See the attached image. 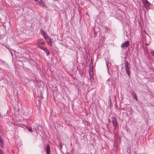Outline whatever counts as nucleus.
I'll return each mask as SVG.
<instances>
[{
  "mask_svg": "<svg viewBox=\"0 0 154 154\" xmlns=\"http://www.w3.org/2000/svg\"><path fill=\"white\" fill-rule=\"evenodd\" d=\"M44 41L43 39L39 38L37 41V46L40 49H43L44 47Z\"/></svg>",
  "mask_w": 154,
  "mask_h": 154,
  "instance_id": "obj_1",
  "label": "nucleus"
},
{
  "mask_svg": "<svg viewBox=\"0 0 154 154\" xmlns=\"http://www.w3.org/2000/svg\"><path fill=\"white\" fill-rule=\"evenodd\" d=\"M125 68L128 75L129 76H130L131 75L130 72V64L127 61H126L125 62Z\"/></svg>",
  "mask_w": 154,
  "mask_h": 154,
  "instance_id": "obj_2",
  "label": "nucleus"
},
{
  "mask_svg": "<svg viewBox=\"0 0 154 154\" xmlns=\"http://www.w3.org/2000/svg\"><path fill=\"white\" fill-rule=\"evenodd\" d=\"M112 120L113 125L115 127H116L118 125V123L117 122L116 118L114 117H112Z\"/></svg>",
  "mask_w": 154,
  "mask_h": 154,
  "instance_id": "obj_3",
  "label": "nucleus"
},
{
  "mask_svg": "<svg viewBox=\"0 0 154 154\" xmlns=\"http://www.w3.org/2000/svg\"><path fill=\"white\" fill-rule=\"evenodd\" d=\"M34 1L36 2L37 3L38 2V3L42 6L46 7V4L45 2H43L42 0H33Z\"/></svg>",
  "mask_w": 154,
  "mask_h": 154,
  "instance_id": "obj_4",
  "label": "nucleus"
},
{
  "mask_svg": "<svg viewBox=\"0 0 154 154\" xmlns=\"http://www.w3.org/2000/svg\"><path fill=\"white\" fill-rule=\"evenodd\" d=\"M45 39L46 41V42L51 47L52 45L51 38L50 37L47 36V37H45Z\"/></svg>",
  "mask_w": 154,
  "mask_h": 154,
  "instance_id": "obj_5",
  "label": "nucleus"
},
{
  "mask_svg": "<svg viewBox=\"0 0 154 154\" xmlns=\"http://www.w3.org/2000/svg\"><path fill=\"white\" fill-rule=\"evenodd\" d=\"M145 7L147 8L149 7L150 5V3L147 1V0H141Z\"/></svg>",
  "mask_w": 154,
  "mask_h": 154,
  "instance_id": "obj_6",
  "label": "nucleus"
},
{
  "mask_svg": "<svg viewBox=\"0 0 154 154\" xmlns=\"http://www.w3.org/2000/svg\"><path fill=\"white\" fill-rule=\"evenodd\" d=\"M129 45V41H127L124 42L121 45V47L122 48H125L128 47Z\"/></svg>",
  "mask_w": 154,
  "mask_h": 154,
  "instance_id": "obj_7",
  "label": "nucleus"
},
{
  "mask_svg": "<svg viewBox=\"0 0 154 154\" xmlns=\"http://www.w3.org/2000/svg\"><path fill=\"white\" fill-rule=\"evenodd\" d=\"M89 76L90 79L92 80L93 79L94 73L93 71L91 69L89 72Z\"/></svg>",
  "mask_w": 154,
  "mask_h": 154,
  "instance_id": "obj_8",
  "label": "nucleus"
},
{
  "mask_svg": "<svg viewBox=\"0 0 154 154\" xmlns=\"http://www.w3.org/2000/svg\"><path fill=\"white\" fill-rule=\"evenodd\" d=\"M50 152V147L49 145L48 144L47 145L46 148V152L47 154H49Z\"/></svg>",
  "mask_w": 154,
  "mask_h": 154,
  "instance_id": "obj_9",
  "label": "nucleus"
},
{
  "mask_svg": "<svg viewBox=\"0 0 154 154\" xmlns=\"http://www.w3.org/2000/svg\"><path fill=\"white\" fill-rule=\"evenodd\" d=\"M4 146L3 140L2 139V137L0 135V146L2 147Z\"/></svg>",
  "mask_w": 154,
  "mask_h": 154,
  "instance_id": "obj_10",
  "label": "nucleus"
},
{
  "mask_svg": "<svg viewBox=\"0 0 154 154\" xmlns=\"http://www.w3.org/2000/svg\"><path fill=\"white\" fill-rule=\"evenodd\" d=\"M40 32L41 34L43 35L44 38L47 37V36H46V34L45 32L44 31V30L42 29H41Z\"/></svg>",
  "mask_w": 154,
  "mask_h": 154,
  "instance_id": "obj_11",
  "label": "nucleus"
},
{
  "mask_svg": "<svg viewBox=\"0 0 154 154\" xmlns=\"http://www.w3.org/2000/svg\"><path fill=\"white\" fill-rule=\"evenodd\" d=\"M43 50L46 53L47 55H49V52L48 50L46 48H44V47H43V49H41Z\"/></svg>",
  "mask_w": 154,
  "mask_h": 154,
  "instance_id": "obj_12",
  "label": "nucleus"
},
{
  "mask_svg": "<svg viewBox=\"0 0 154 154\" xmlns=\"http://www.w3.org/2000/svg\"><path fill=\"white\" fill-rule=\"evenodd\" d=\"M134 97V98L137 101V100L138 98L137 97L136 95V93L135 92H133L132 93Z\"/></svg>",
  "mask_w": 154,
  "mask_h": 154,
  "instance_id": "obj_13",
  "label": "nucleus"
},
{
  "mask_svg": "<svg viewBox=\"0 0 154 154\" xmlns=\"http://www.w3.org/2000/svg\"><path fill=\"white\" fill-rule=\"evenodd\" d=\"M108 103H109V105L110 106L111 105V97H110V96H109V100Z\"/></svg>",
  "mask_w": 154,
  "mask_h": 154,
  "instance_id": "obj_14",
  "label": "nucleus"
},
{
  "mask_svg": "<svg viewBox=\"0 0 154 154\" xmlns=\"http://www.w3.org/2000/svg\"><path fill=\"white\" fill-rule=\"evenodd\" d=\"M59 145L60 148L62 149L63 145V144L62 143V142H60L59 143Z\"/></svg>",
  "mask_w": 154,
  "mask_h": 154,
  "instance_id": "obj_15",
  "label": "nucleus"
},
{
  "mask_svg": "<svg viewBox=\"0 0 154 154\" xmlns=\"http://www.w3.org/2000/svg\"><path fill=\"white\" fill-rule=\"evenodd\" d=\"M28 130L30 132H32V129L31 128H29V127H28Z\"/></svg>",
  "mask_w": 154,
  "mask_h": 154,
  "instance_id": "obj_16",
  "label": "nucleus"
},
{
  "mask_svg": "<svg viewBox=\"0 0 154 154\" xmlns=\"http://www.w3.org/2000/svg\"><path fill=\"white\" fill-rule=\"evenodd\" d=\"M151 53L153 56H154V51H151Z\"/></svg>",
  "mask_w": 154,
  "mask_h": 154,
  "instance_id": "obj_17",
  "label": "nucleus"
},
{
  "mask_svg": "<svg viewBox=\"0 0 154 154\" xmlns=\"http://www.w3.org/2000/svg\"><path fill=\"white\" fill-rule=\"evenodd\" d=\"M0 154H3V151L1 149H0Z\"/></svg>",
  "mask_w": 154,
  "mask_h": 154,
  "instance_id": "obj_18",
  "label": "nucleus"
},
{
  "mask_svg": "<svg viewBox=\"0 0 154 154\" xmlns=\"http://www.w3.org/2000/svg\"><path fill=\"white\" fill-rule=\"evenodd\" d=\"M109 122H110V120L109 119Z\"/></svg>",
  "mask_w": 154,
  "mask_h": 154,
  "instance_id": "obj_19",
  "label": "nucleus"
}]
</instances>
